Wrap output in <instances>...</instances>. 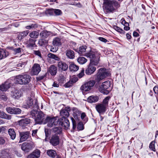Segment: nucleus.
<instances>
[{"instance_id":"55","label":"nucleus","mask_w":158,"mask_h":158,"mask_svg":"<svg viewBox=\"0 0 158 158\" xmlns=\"http://www.w3.org/2000/svg\"><path fill=\"white\" fill-rule=\"evenodd\" d=\"M98 39L100 41L104 43H106L107 41V40L106 39L103 37H99L98 38Z\"/></svg>"},{"instance_id":"51","label":"nucleus","mask_w":158,"mask_h":158,"mask_svg":"<svg viewBox=\"0 0 158 158\" xmlns=\"http://www.w3.org/2000/svg\"><path fill=\"white\" fill-rule=\"evenodd\" d=\"M150 149H151L152 151H155V148L154 144L153 143V142H151L149 146Z\"/></svg>"},{"instance_id":"17","label":"nucleus","mask_w":158,"mask_h":158,"mask_svg":"<svg viewBox=\"0 0 158 158\" xmlns=\"http://www.w3.org/2000/svg\"><path fill=\"white\" fill-rule=\"evenodd\" d=\"M48 72L52 76H55L57 73V67L54 65H51L48 69Z\"/></svg>"},{"instance_id":"38","label":"nucleus","mask_w":158,"mask_h":158,"mask_svg":"<svg viewBox=\"0 0 158 158\" xmlns=\"http://www.w3.org/2000/svg\"><path fill=\"white\" fill-rule=\"evenodd\" d=\"M0 117L7 119H10V116L5 114L4 112L0 111Z\"/></svg>"},{"instance_id":"60","label":"nucleus","mask_w":158,"mask_h":158,"mask_svg":"<svg viewBox=\"0 0 158 158\" xmlns=\"http://www.w3.org/2000/svg\"><path fill=\"white\" fill-rule=\"evenodd\" d=\"M85 116L86 114L85 113H83L81 114V118L82 119H83Z\"/></svg>"},{"instance_id":"9","label":"nucleus","mask_w":158,"mask_h":158,"mask_svg":"<svg viewBox=\"0 0 158 158\" xmlns=\"http://www.w3.org/2000/svg\"><path fill=\"white\" fill-rule=\"evenodd\" d=\"M34 144L33 142H24L22 145V149L26 152H28L32 150L34 147Z\"/></svg>"},{"instance_id":"24","label":"nucleus","mask_w":158,"mask_h":158,"mask_svg":"<svg viewBox=\"0 0 158 158\" xmlns=\"http://www.w3.org/2000/svg\"><path fill=\"white\" fill-rule=\"evenodd\" d=\"M77 81V80L76 78L72 79L64 85V86L66 88H69L72 86Z\"/></svg>"},{"instance_id":"18","label":"nucleus","mask_w":158,"mask_h":158,"mask_svg":"<svg viewBox=\"0 0 158 158\" xmlns=\"http://www.w3.org/2000/svg\"><path fill=\"white\" fill-rule=\"evenodd\" d=\"M40 151L37 149L28 155L27 158H38L40 156Z\"/></svg>"},{"instance_id":"4","label":"nucleus","mask_w":158,"mask_h":158,"mask_svg":"<svg viewBox=\"0 0 158 158\" xmlns=\"http://www.w3.org/2000/svg\"><path fill=\"white\" fill-rule=\"evenodd\" d=\"M110 75V73L109 71L104 68H101L99 69L96 77L95 78V81L97 82H99L102 79Z\"/></svg>"},{"instance_id":"10","label":"nucleus","mask_w":158,"mask_h":158,"mask_svg":"<svg viewBox=\"0 0 158 158\" xmlns=\"http://www.w3.org/2000/svg\"><path fill=\"white\" fill-rule=\"evenodd\" d=\"M6 109L8 113L11 114H19L21 113L22 112L20 109L14 107H8L6 108Z\"/></svg>"},{"instance_id":"14","label":"nucleus","mask_w":158,"mask_h":158,"mask_svg":"<svg viewBox=\"0 0 158 158\" xmlns=\"http://www.w3.org/2000/svg\"><path fill=\"white\" fill-rule=\"evenodd\" d=\"M41 70L40 64H34L32 68L31 72L34 75H37Z\"/></svg>"},{"instance_id":"1","label":"nucleus","mask_w":158,"mask_h":158,"mask_svg":"<svg viewBox=\"0 0 158 158\" xmlns=\"http://www.w3.org/2000/svg\"><path fill=\"white\" fill-rule=\"evenodd\" d=\"M100 55L101 54L98 52L92 51H90L85 54L86 56L90 59V63L85 70L86 74L91 75L95 71L96 68L93 65H96L98 64L100 60Z\"/></svg>"},{"instance_id":"43","label":"nucleus","mask_w":158,"mask_h":158,"mask_svg":"<svg viewBox=\"0 0 158 158\" xmlns=\"http://www.w3.org/2000/svg\"><path fill=\"white\" fill-rule=\"evenodd\" d=\"M26 65V63L25 62H21V63H19L17 64V67H18V68H17L18 69H21L19 67L21 68H23L24 67L25 65Z\"/></svg>"},{"instance_id":"13","label":"nucleus","mask_w":158,"mask_h":158,"mask_svg":"<svg viewBox=\"0 0 158 158\" xmlns=\"http://www.w3.org/2000/svg\"><path fill=\"white\" fill-rule=\"evenodd\" d=\"M60 124L65 129H68L69 126V120L66 117H62L59 121V125Z\"/></svg>"},{"instance_id":"8","label":"nucleus","mask_w":158,"mask_h":158,"mask_svg":"<svg viewBox=\"0 0 158 158\" xmlns=\"http://www.w3.org/2000/svg\"><path fill=\"white\" fill-rule=\"evenodd\" d=\"M110 82L109 81H107L103 82L101 86L99 88V91L104 94H107L109 93V90L108 89L110 88Z\"/></svg>"},{"instance_id":"56","label":"nucleus","mask_w":158,"mask_h":158,"mask_svg":"<svg viewBox=\"0 0 158 158\" xmlns=\"http://www.w3.org/2000/svg\"><path fill=\"white\" fill-rule=\"evenodd\" d=\"M14 51L15 53H19L21 52V49L20 48H15L14 49Z\"/></svg>"},{"instance_id":"26","label":"nucleus","mask_w":158,"mask_h":158,"mask_svg":"<svg viewBox=\"0 0 158 158\" xmlns=\"http://www.w3.org/2000/svg\"><path fill=\"white\" fill-rule=\"evenodd\" d=\"M98 97L96 96H89L87 99V101L90 103L95 102L98 100Z\"/></svg>"},{"instance_id":"25","label":"nucleus","mask_w":158,"mask_h":158,"mask_svg":"<svg viewBox=\"0 0 158 158\" xmlns=\"http://www.w3.org/2000/svg\"><path fill=\"white\" fill-rule=\"evenodd\" d=\"M66 56L69 59H73L74 57V52L71 50H67L66 52Z\"/></svg>"},{"instance_id":"5","label":"nucleus","mask_w":158,"mask_h":158,"mask_svg":"<svg viewBox=\"0 0 158 158\" xmlns=\"http://www.w3.org/2000/svg\"><path fill=\"white\" fill-rule=\"evenodd\" d=\"M59 120L57 117L51 118L47 117L44 120V124H47L48 127H50L59 125Z\"/></svg>"},{"instance_id":"50","label":"nucleus","mask_w":158,"mask_h":158,"mask_svg":"<svg viewBox=\"0 0 158 158\" xmlns=\"http://www.w3.org/2000/svg\"><path fill=\"white\" fill-rule=\"evenodd\" d=\"M113 5L114 6L115 9L116 8H118L120 6V5L118 2L114 1V2L113 3Z\"/></svg>"},{"instance_id":"3","label":"nucleus","mask_w":158,"mask_h":158,"mask_svg":"<svg viewBox=\"0 0 158 158\" xmlns=\"http://www.w3.org/2000/svg\"><path fill=\"white\" fill-rule=\"evenodd\" d=\"M31 115L35 117V121L37 124H44L45 114L42 112H38L36 110H32L31 112Z\"/></svg>"},{"instance_id":"23","label":"nucleus","mask_w":158,"mask_h":158,"mask_svg":"<svg viewBox=\"0 0 158 158\" xmlns=\"http://www.w3.org/2000/svg\"><path fill=\"white\" fill-rule=\"evenodd\" d=\"M8 55L9 53L6 51L0 49V60L6 57Z\"/></svg>"},{"instance_id":"27","label":"nucleus","mask_w":158,"mask_h":158,"mask_svg":"<svg viewBox=\"0 0 158 158\" xmlns=\"http://www.w3.org/2000/svg\"><path fill=\"white\" fill-rule=\"evenodd\" d=\"M27 31H24L19 33L18 35V38L19 40H21L26 36L28 34Z\"/></svg>"},{"instance_id":"57","label":"nucleus","mask_w":158,"mask_h":158,"mask_svg":"<svg viewBox=\"0 0 158 158\" xmlns=\"http://www.w3.org/2000/svg\"><path fill=\"white\" fill-rule=\"evenodd\" d=\"M37 130H35L32 131V136L33 137H35L36 135V133L37 131Z\"/></svg>"},{"instance_id":"12","label":"nucleus","mask_w":158,"mask_h":158,"mask_svg":"<svg viewBox=\"0 0 158 158\" xmlns=\"http://www.w3.org/2000/svg\"><path fill=\"white\" fill-rule=\"evenodd\" d=\"M50 142L53 146L58 145L60 143L59 136L56 135H53L50 140Z\"/></svg>"},{"instance_id":"62","label":"nucleus","mask_w":158,"mask_h":158,"mask_svg":"<svg viewBox=\"0 0 158 158\" xmlns=\"http://www.w3.org/2000/svg\"><path fill=\"white\" fill-rule=\"evenodd\" d=\"M52 86L55 87H58L59 86V84L54 82Z\"/></svg>"},{"instance_id":"49","label":"nucleus","mask_w":158,"mask_h":158,"mask_svg":"<svg viewBox=\"0 0 158 158\" xmlns=\"http://www.w3.org/2000/svg\"><path fill=\"white\" fill-rule=\"evenodd\" d=\"M71 119L72 121L73 125V129H75L76 128V123L75 122V121L74 119L73 118V117L71 118Z\"/></svg>"},{"instance_id":"52","label":"nucleus","mask_w":158,"mask_h":158,"mask_svg":"<svg viewBox=\"0 0 158 158\" xmlns=\"http://www.w3.org/2000/svg\"><path fill=\"white\" fill-rule=\"evenodd\" d=\"M34 53L35 55L38 56L40 58H42L41 53L39 51H34Z\"/></svg>"},{"instance_id":"47","label":"nucleus","mask_w":158,"mask_h":158,"mask_svg":"<svg viewBox=\"0 0 158 158\" xmlns=\"http://www.w3.org/2000/svg\"><path fill=\"white\" fill-rule=\"evenodd\" d=\"M77 129L79 130H82L84 129V126L81 123H79L77 125Z\"/></svg>"},{"instance_id":"15","label":"nucleus","mask_w":158,"mask_h":158,"mask_svg":"<svg viewBox=\"0 0 158 158\" xmlns=\"http://www.w3.org/2000/svg\"><path fill=\"white\" fill-rule=\"evenodd\" d=\"M70 107L67 106L66 107L65 109H62L60 112V114L63 116L62 117L66 118L69 116V112L70 111Z\"/></svg>"},{"instance_id":"61","label":"nucleus","mask_w":158,"mask_h":158,"mask_svg":"<svg viewBox=\"0 0 158 158\" xmlns=\"http://www.w3.org/2000/svg\"><path fill=\"white\" fill-rule=\"evenodd\" d=\"M133 35L135 37H137L139 36V34L137 32L134 31L133 33Z\"/></svg>"},{"instance_id":"34","label":"nucleus","mask_w":158,"mask_h":158,"mask_svg":"<svg viewBox=\"0 0 158 158\" xmlns=\"http://www.w3.org/2000/svg\"><path fill=\"white\" fill-rule=\"evenodd\" d=\"M86 47L85 46H82L81 47H80L79 48V51H78V53L80 54L83 55L85 54H86L84 53L86 51Z\"/></svg>"},{"instance_id":"41","label":"nucleus","mask_w":158,"mask_h":158,"mask_svg":"<svg viewBox=\"0 0 158 158\" xmlns=\"http://www.w3.org/2000/svg\"><path fill=\"white\" fill-rule=\"evenodd\" d=\"M110 98V97L109 96H108L106 97L103 100V103H102V104H103V105L106 106V107L108 105V102Z\"/></svg>"},{"instance_id":"59","label":"nucleus","mask_w":158,"mask_h":158,"mask_svg":"<svg viewBox=\"0 0 158 158\" xmlns=\"http://www.w3.org/2000/svg\"><path fill=\"white\" fill-rule=\"evenodd\" d=\"M153 90L155 94L158 93V87L155 86L153 88Z\"/></svg>"},{"instance_id":"16","label":"nucleus","mask_w":158,"mask_h":158,"mask_svg":"<svg viewBox=\"0 0 158 158\" xmlns=\"http://www.w3.org/2000/svg\"><path fill=\"white\" fill-rule=\"evenodd\" d=\"M22 94L21 91L16 89L12 92L11 95L14 98L18 99L22 96Z\"/></svg>"},{"instance_id":"48","label":"nucleus","mask_w":158,"mask_h":158,"mask_svg":"<svg viewBox=\"0 0 158 158\" xmlns=\"http://www.w3.org/2000/svg\"><path fill=\"white\" fill-rule=\"evenodd\" d=\"M84 69H82L81 72L78 74V76L79 77L81 78L84 75Z\"/></svg>"},{"instance_id":"40","label":"nucleus","mask_w":158,"mask_h":158,"mask_svg":"<svg viewBox=\"0 0 158 158\" xmlns=\"http://www.w3.org/2000/svg\"><path fill=\"white\" fill-rule=\"evenodd\" d=\"M48 56L49 58L54 59L56 60H60V58L58 56L53 54L49 53Z\"/></svg>"},{"instance_id":"54","label":"nucleus","mask_w":158,"mask_h":158,"mask_svg":"<svg viewBox=\"0 0 158 158\" xmlns=\"http://www.w3.org/2000/svg\"><path fill=\"white\" fill-rule=\"evenodd\" d=\"M124 26V29L125 30L128 31L130 30V27H129V24L128 23H127L126 25Z\"/></svg>"},{"instance_id":"46","label":"nucleus","mask_w":158,"mask_h":158,"mask_svg":"<svg viewBox=\"0 0 158 158\" xmlns=\"http://www.w3.org/2000/svg\"><path fill=\"white\" fill-rule=\"evenodd\" d=\"M37 27V25L35 24H32L31 25L27 26L26 27V29H31L34 28L36 27Z\"/></svg>"},{"instance_id":"28","label":"nucleus","mask_w":158,"mask_h":158,"mask_svg":"<svg viewBox=\"0 0 158 158\" xmlns=\"http://www.w3.org/2000/svg\"><path fill=\"white\" fill-rule=\"evenodd\" d=\"M8 133L10 138L12 140L14 139L16 137V133L14 130L13 129L10 128L8 130Z\"/></svg>"},{"instance_id":"39","label":"nucleus","mask_w":158,"mask_h":158,"mask_svg":"<svg viewBox=\"0 0 158 158\" xmlns=\"http://www.w3.org/2000/svg\"><path fill=\"white\" fill-rule=\"evenodd\" d=\"M35 46V42L32 39H30L28 43L27 46L29 48H32Z\"/></svg>"},{"instance_id":"21","label":"nucleus","mask_w":158,"mask_h":158,"mask_svg":"<svg viewBox=\"0 0 158 158\" xmlns=\"http://www.w3.org/2000/svg\"><path fill=\"white\" fill-rule=\"evenodd\" d=\"M34 98V97L32 96L31 98L28 97V100L27 101L26 105H24L23 107L25 108H30L31 106H32L33 105V99Z\"/></svg>"},{"instance_id":"42","label":"nucleus","mask_w":158,"mask_h":158,"mask_svg":"<svg viewBox=\"0 0 158 158\" xmlns=\"http://www.w3.org/2000/svg\"><path fill=\"white\" fill-rule=\"evenodd\" d=\"M114 29L116 31L121 34H125V32L123 30L117 26H114Z\"/></svg>"},{"instance_id":"32","label":"nucleus","mask_w":158,"mask_h":158,"mask_svg":"<svg viewBox=\"0 0 158 158\" xmlns=\"http://www.w3.org/2000/svg\"><path fill=\"white\" fill-rule=\"evenodd\" d=\"M7 150H2L1 151L0 156L2 158H8L9 156L8 151Z\"/></svg>"},{"instance_id":"7","label":"nucleus","mask_w":158,"mask_h":158,"mask_svg":"<svg viewBox=\"0 0 158 158\" xmlns=\"http://www.w3.org/2000/svg\"><path fill=\"white\" fill-rule=\"evenodd\" d=\"M95 81V80H91L85 83L81 86L80 89L83 92L89 91L94 85Z\"/></svg>"},{"instance_id":"44","label":"nucleus","mask_w":158,"mask_h":158,"mask_svg":"<svg viewBox=\"0 0 158 158\" xmlns=\"http://www.w3.org/2000/svg\"><path fill=\"white\" fill-rule=\"evenodd\" d=\"M52 10H53V11L55 13V14L56 15H60L62 13L61 11L59 9L54 10V9H52Z\"/></svg>"},{"instance_id":"20","label":"nucleus","mask_w":158,"mask_h":158,"mask_svg":"<svg viewBox=\"0 0 158 158\" xmlns=\"http://www.w3.org/2000/svg\"><path fill=\"white\" fill-rule=\"evenodd\" d=\"M58 67L60 70L63 71H65L68 68V65L65 63L61 61L59 62Z\"/></svg>"},{"instance_id":"6","label":"nucleus","mask_w":158,"mask_h":158,"mask_svg":"<svg viewBox=\"0 0 158 158\" xmlns=\"http://www.w3.org/2000/svg\"><path fill=\"white\" fill-rule=\"evenodd\" d=\"M114 1L109 0H104L103 4V8L107 12H112L114 11L115 9L113 5Z\"/></svg>"},{"instance_id":"31","label":"nucleus","mask_w":158,"mask_h":158,"mask_svg":"<svg viewBox=\"0 0 158 158\" xmlns=\"http://www.w3.org/2000/svg\"><path fill=\"white\" fill-rule=\"evenodd\" d=\"M47 155L50 157L54 158L56 155V152L53 150H49L47 152Z\"/></svg>"},{"instance_id":"45","label":"nucleus","mask_w":158,"mask_h":158,"mask_svg":"<svg viewBox=\"0 0 158 158\" xmlns=\"http://www.w3.org/2000/svg\"><path fill=\"white\" fill-rule=\"evenodd\" d=\"M5 142V138L2 137H0V145H4Z\"/></svg>"},{"instance_id":"58","label":"nucleus","mask_w":158,"mask_h":158,"mask_svg":"<svg viewBox=\"0 0 158 158\" xmlns=\"http://www.w3.org/2000/svg\"><path fill=\"white\" fill-rule=\"evenodd\" d=\"M121 23L124 26L126 25L127 23H128L126 22L124 19H122L121 20Z\"/></svg>"},{"instance_id":"53","label":"nucleus","mask_w":158,"mask_h":158,"mask_svg":"<svg viewBox=\"0 0 158 158\" xmlns=\"http://www.w3.org/2000/svg\"><path fill=\"white\" fill-rule=\"evenodd\" d=\"M38 44L40 46H43L44 44V40L43 39L40 40L38 41Z\"/></svg>"},{"instance_id":"11","label":"nucleus","mask_w":158,"mask_h":158,"mask_svg":"<svg viewBox=\"0 0 158 158\" xmlns=\"http://www.w3.org/2000/svg\"><path fill=\"white\" fill-rule=\"evenodd\" d=\"M19 134L20 137L19 143L25 141L28 138L30 134V132L28 131L23 132H19Z\"/></svg>"},{"instance_id":"19","label":"nucleus","mask_w":158,"mask_h":158,"mask_svg":"<svg viewBox=\"0 0 158 158\" xmlns=\"http://www.w3.org/2000/svg\"><path fill=\"white\" fill-rule=\"evenodd\" d=\"M106 107L102 104H98L96 106L97 110L99 114L104 113L105 111Z\"/></svg>"},{"instance_id":"30","label":"nucleus","mask_w":158,"mask_h":158,"mask_svg":"<svg viewBox=\"0 0 158 158\" xmlns=\"http://www.w3.org/2000/svg\"><path fill=\"white\" fill-rule=\"evenodd\" d=\"M60 40V39L59 38H55L53 39V41L52 44L53 45L56 46H58L60 45L61 44Z\"/></svg>"},{"instance_id":"35","label":"nucleus","mask_w":158,"mask_h":158,"mask_svg":"<svg viewBox=\"0 0 158 158\" xmlns=\"http://www.w3.org/2000/svg\"><path fill=\"white\" fill-rule=\"evenodd\" d=\"M39 35L38 31H34L32 32L29 34V36L33 38H37Z\"/></svg>"},{"instance_id":"29","label":"nucleus","mask_w":158,"mask_h":158,"mask_svg":"<svg viewBox=\"0 0 158 158\" xmlns=\"http://www.w3.org/2000/svg\"><path fill=\"white\" fill-rule=\"evenodd\" d=\"M52 131L56 134H60L62 132V129L60 127L56 126L53 128Z\"/></svg>"},{"instance_id":"36","label":"nucleus","mask_w":158,"mask_h":158,"mask_svg":"<svg viewBox=\"0 0 158 158\" xmlns=\"http://www.w3.org/2000/svg\"><path fill=\"white\" fill-rule=\"evenodd\" d=\"M40 35L43 38H46L49 35V32L46 31H43L40 33Z\"/></svg>"},{"instance_id":"22","label":"nucleus","mask_w":158,"mask_h":158,"mask_svg":"<svg viewBox=\"0 0 158 158\" xmlns=\"http://www.w3.org/2000/svg\"><path fill=\"white\" fill-rule=\"evenodd\" d=\"M30 122V120L29 118H26L23 119L19 120V125L22 126H25Z\"/></svg>"},{"instance_id":"63","label":"nucleus","mask_w":158,"mask_h":158,"mask_svg":"<svg viewBox=\"0 0 158 158\" xmlns=\"http://www.w3.org/2000/svg\"><path fill=\"white\" fill-rule=\"evenodd\" d=\"M57 50V48L56 49V48H55L54 49L53 47V48H51V51L53 52H56Z\"/></svg>"},{"instance_id":"33","label":"nucleus","mask_w":158,"mask_h":158,"mask_svg":"<svg viewBox=\"0 0 158 158\" xmlns=\"http://www.w3.org/2000/svg\"><path fill=\"white\" fill-rule=\"evenodd\" d=\"M69 68L70 70L73 71H76L79 69L78 66L73 63H71L70 64Z\"/></svg>"},{"instance_id":"2","label":"nucleus","mask_w":158,"mask_h":158,"mask_svg":"<svg viewBox=\"0 0 158 158\" xmlns=\"http://www.w3.org/2000/svg\"><path fill=\"white\" fill-rule=\"evenodd\" d=\"M31 81V77L28 74L19 75L16 77V83L21 85H26L29 84Z\"/></svg>"},{"instance_id":"37","label":"nucleus","mask_w":158,"mask_h":158,"mask_svg":"<svg viewBox=\"0 0 158 158\" xmlns=\"http://www.w3.org/2000/svg\"><path fill=\"white\" fill-rule=\"evenodd\" d=\"M87 59L83 57H79L77 59L78 62L81 64H83L87 61Z\"/></svg>"},{"instance_id":"64","label":"nucleus","mask_w":158,"mask_h":158,"mask_svg":"<svg viewBox=\"0 0 158 158\" xmlns=\"http://www.w3.org/2000/svg\"><path fill=\"white\" fill-rule=\"evenodd\" d=\"M126 36L128 40L130 39L131 38V35L129 34H127Z\"/></svg>"}]
</instances>
